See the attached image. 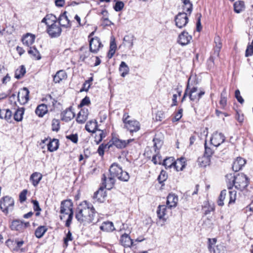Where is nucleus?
I'll return each instance as SVG.
<instances>
[{"instance_id":"nucleus-1","label":"nucleus","mask_w":253,"mask_h":253,"mask_svg":"<svg viewBox=\"0 0 253 253\" xmlns=\"http://www.w3.org/2000/svg\"><path fill=\"white\" fill-rule=\"evenodd\" d=\"M95 209L91 204L84 201L81 203L76 210L75 217L84 225L94 223L98 221Z\"/></svg>"},{"instance_id":"nucleus-2","label":"nucleus","mask_w":253,"mask_h":253,"mask_svg":"<svg viewBox=\"0 0 253 253\" xmlns=\"http://www.w3.org/2000/svg\"><path fill=\"white\" fill-rule=\"evenodd\" d=\"M181 1L183 3V11L179 12L175 17V25L179 28H182L188 23L187 15H190L193 9L192 4L190 0H181Z\"/></svg>"},{"instance_id":"nucleus-3","label":"nucleus","mask_w":253,"mask_h":253,"mask_svg":"<svg viewBox=\"0 0 253 253\" xmlns=\"http://www.w3.org/2000/svg\"><path fill=\"white\" fill-rule=\"evenodd\" d=\"M60 212L62 214H68L65 226L69 227L72 223L74 215L73 203L71 200H64L61 202Z\"/></svg>"},{"instance_id":"nucleus-4","label":"nucleus","mask_w":253,"mask_h":253,"mask_svg":"<svg viewBox=\"0 0 253 253\" xmlns=\"http://www.w3.org/2000/svg\"><path fill=\"white\" fill-rule=\"evenodd\" d=\"M233 183L236 189L242 191L249 185V179L245 174L238 173L234 176Z\"/></svg>"},{"instance_id":"nucleus-5","label":"nucleus","mask_w":253,"mask_h":253,"mask_svg":"<svg viewBox=\"0 0 253 253\" xmlns=\"http://www.w3.org/2000/svg\"><path fill=\"white\" fill-rule=\"evenodd\" d=\"M14 206V200L11 197L6 196L0 200V209L5 214L12 211Z\"/></svg>"},{"instance_id":"nucleus-6","label":"nucleus","mask_w":253,"mask_h":253,"mask_svg":"<svg viewBox=\"0 0 253 253\" xmlns=\"http://www.w3.org/2000/svg\"><path fill=\"white\" fill-rule=\"evenodd\" d=\"M188 92V96L190 100L196 102H198L205 93L203 89H198L197 87L195 86L190 88V86Z\"/></svg>"},{"instance_id":"nucleus-7","label":"nucleus","mask_w":253,"mask_h":253,"mask_svg":"<svg viewBox=\"0 0 253 253\" xmlns=\"http://www.w3.org/2000/svg\"><path fill=\"white\" fill-rule=\"evenodd\" d=\"M214 42L215 46L214 49V52L208 60V65L211 66H212L214 64V59L218 57L220 50L222 47V43L219 37L217 36L214 38Z\"/></svg>"},{"instance_id":"nucleus-8","label":"nucleus","mask_w":253,"mask_h":253,"mask_svg":"<svg viewBox=\"0 0 253 253\" xmlns=\"http://www.w3.org/2000/svg\"><path fill=\"white\" fill-rule=\"evenodd\" d=\"M46 26L47 33L51 38H57L60 36L62 29L58 24V22Z\"/></svg>"},{"instance_id":"nucleus-9","label":"nucleus","mask_w":253,"mask_h":253,"mask_svg":"<svg viewBox=\"0 0 253 253\" xmlns=\"http://www.w3.org/2000/svg\"><path fill=\"white\" fill-rule=\"evenodd\" d=\"M216 238H209L208 248L210 253H224L222 246H215L216 243Z\"/></svg>"},{"instance_id":"nucleus-10","label":"nucleus","mask_w":253,"mask_h":253,"mask_svg":"<svg viewBox=\"0 0 253 253\" xmlns=\"http://www.w3.org/2000/svg\"><path fill=\"white\" fill-rule=\"evenodd\" d=\"M102 47H103V44L98 37H95L90 39L89 41V50L91 52L93 53H97Z\"/></svg>"},{"instance_id":"nucleus-11","label":"nucleus","mask_w":253,"mask_h":253,"mask_svg":"<svg viewBox=\"0 0 253 253\" xmlns=\"http://www.w3.org/2000/svg\"><path fill=\"white\" fill-rule=\"evenodd\" d=\"M29 91L26 87H23L18 93L17 99L19 102L22 105L27 103L29 99Z\"/></svg>"},{"instance_id":"nucleus-12","label":"nucleus","mask_w":253,"mask_h":253,"mask_svg":"<svg viewBox=\"0 0 253 253\" xmlns=\"http://www.w3.org/2000/svg\"><path fill=\"white\" fill-rule=\"evenodd\" d=\"M225 137L222 133H214L211 138V143L215 147H218L224 142Z\"/></svg>"},{"instance_id":"nucleus-13","label":"nucleus","mask_w":253,"mask_h":253,"mask_svg":"<svg viewBox=\"0 0 253 253\" xmlns=\"http://www.w3.org/2000/svg\"><path fill=\"white\" fill-rule=\"evenodd\" d=\"M112 139V144L115 146L117 148L123 149L126 147V146L133 139H129L127 140H122L116 137H113Z\"/></svg>"},{"instance_id":"nucleus-14","label":"nucleus","mask_w":253,"mask_h":253,"mask_svg":"<svg viewBox=\"0 0 253 253\" xmlns=\"http://www.w3.org/2000/svg\"><path fill=\"white\" fill-rule=\"evenodd\" d=\"M66 13L67 12L65 11L64 13L61 14L59 18L57 19L58 24L60 26V27H62L68 28L71 27L70 21L66 15Z\"/></svg>"},{"instance_id":"nucleus-15","label":"nucleus","mask_w":253,"mask_h":253,"mask_svg":"<svg viewBox=\"0 0 253 253\" xmlns=\"http://www.w3.org/2000/svg\"><path fill=\"white\" fill-rule=\"evenodd\" d=\"M192 39V37L188 32L183 31L178 36L177 42L182 46L188 44Z\"/></svg>"},{"instance_id":"nucleus-16","label":"nucleus","mask_w":253,"mask_h":253,"mask_svg":"<svg viewBox=\"0 0 253 253\" xmlns=\"http://www.w3.org/2000/svg\"><path fill=\"white\" fill-rule=\"evenodd\" d=\"M106 196L107 195L106 191L104 190V188L101 187L97 191L94 193L93 198L96 201L102 203L105 200Z\"/></svg>"},{"instance_id":"nucleus-17","label":"nucleus","mask_w":253,"mask_h":253,"mask_svg":"<svg viewBox=\"0 0 253 253\" xmlns=\"http://www.w3.org/2000/svg\"><path fill=\"white\" fill-rule=\"evenodd\" d=\"M102 179L103 185H104V187L108 190H110L112 188L116 181L115 177L113 176L110 175V176L107 179L104 174H103Z\"/></svg>"},{"instance_id":"nucleus-18","label":"nucleus","mask_w":253,"mask_h":253,"mask_svg":"<svg viewBox=\"0 0 253 253\" xmlns=\"http://www.w3.org/2000/svg\"><path fill=\"white\" fill-rule=\"evenodd\" d=\"M88 111L87 109H83L78 114L76 121L79 124H84L87 119Z\"/></svg>"},{"instance_id":"nucleus-19","label":"nucleus","mask_w":253,"mask_h":253,"mask_svg":"<svg viewBox=\"0 0 253 253\" xmlns=\"http://www.w3.org/2000/svg\"><path fill=\"white\" fill-rule=\"evenodd\" d=\"M128 233L123 234L120 239V243L122 246L125 247H130L132 245V240L128 236L130 231H128Z\"/></svg>"},{"instance_id":"nucleus-20","label":"nucleus","mask_w":253,"mask_h":253,"mask_svg":"<svg viewBox=\"0 0 253 253\" xmlns=\"http://www.w3.org/2000/svg\"><path fill=\"white\" fill-rule=\"evenodd\" d=\"M123 169L118 164L116 163H113L109 169V172L111 176L113 177H117L118 178L120 174H121Z\"/></svg>"},{"instance_id":"nucleus-21","label":"nucleus","mask_w":253,"mask_h":253,"mask_svg":"<svg viewBox=\"0 0 253 253\" xmlns=\"http://www.w3.org/2000/svg\"><path fill=\"white\" fill-rule=\"evenodd\" d=\"M24 225H23V221L19 219L13 220L10 225V229L12 230L17 231L19 232H23L24 231Z\"/></svg>"},{"instance_id":"nucleus-22","label":"nucleus","mask_w":253,"mask_h":253,"mask_svg":"<svg viewBox=\"0 0 253 253\" xmlns=\"http://www.w3.org/2000/svg\"><path fill=\"white\" fill-rule=\"evenodd\" d=\"M85 129L89 132L94 133L96 131H100L98 128L97 122L96 121H90L87 122L85 126Z\"/></svg>"},{"instance_id":"nucleus-23","label":"nucleus","mask_w":253,"mask_h":253,"mask_svg":"<svg viewBox=\"0 0 253 253\" xmlns=\"http://www.w3.org/2000/svg\"><path fill=\"white\" fill-rule=\"evenodd\" d=\"M130 132H136L140 129L139 123L136 120H131L130 122L127 123L125 127Z\"/></svg>"},{"instance_id":"nucleus-24","label":"nucleus","mask_w":253,"mask_h":253,"mask_svg":"<svg viewBox=\"0 0 253 253\" xmlns=\"http://www.w3.org/2000/svg\"><path fill=\"white\" fill-rule=\"evenodd\" d=\"M246 161L242 158L238 157L234 162L232 165V169L235 171H238L245 165Z\"/></svg>"},{"instance_id":"nucleus-25","label":"nucleus","mask_w":253,"mask_h":253,"mask_svg":"<svg viewBox=\"0 0 253 253\" xmlns=\"http://www.w3.org/2000/svg\"><path fill=\"white\" fill-rule=\"evenodd\" d=\"M177 202V197L174 194H169L167 197V205L171 209L176 206Z\"/></svg>"},{"instance_id":"nucleus-26","label":"nucleus","mask_w":253,"mask_h":253,"mask_svg":"<svg viewBox=\"0 0 253 253\" xmlns=\"http://www.w3.org/2000/svg\"><path fill=\"white\" fill-rule=\"evenodd\" d=\"M42 177V174L38 172H35L31 174L30 177V180L31 181L34 186H38Z\"/></svg>"},{"instance_id":"nucleus-27","label":"nucleus","mask_w":253,"mask_h":253,"mask_svg":"<svg viewBox=\"0 0 253 253\" xmlns=\"http://www.w3.org/2000/svg\"><path fill=\"white\" fill-rule=\"evenodd\" d=\"M35 36L32 34L27 33L22 39V42L24 44L27 46L31 45L35 42Z\"/></svg>"},{"instance_id":"nucleus-28","label":"nucleus","mask_w":253,"mask_h":253,"mask_svg":"<svg viewBox=\"0 0 253 253\" xmlns=\"http://www.w3.org/2000/svg\"><path fill=\"white\" fill-rule=\"evenodd\" d=\"M48 111L47 105L41 104L36 109L35 113L39 117H42Z\"/></svg>"},{"instance_id":"nucleus-29","label":"nucleus","mask_w":253,"mask_h":253,"mask_svg":"<svg viewBox=\"0 0 253 253\" xmlns=\"http://www.w3.org/2000/svg\"><path fill=\"white\" fill-rule=\"evenodd\" d=\"M100 229L107 232L113 231L115 229L113 222L109 221L103 222Z\"/></svg>"},{"instance_id":"nucleus-30","label":"nucleus","mask_w":253,"mask_h":253,"mask_svg":"<svg viewBox=\"0 0 253 253\" xmlns=\"http://www.w3.org/2000/svg\"><path fill=\"white\" fill-rule=\"evenodd\" d=\"M57 22V18L52 14H47L42 20V22L45 23L46 25Z\"/></svg>"},{"instance_id":"nucleus-31","label":"nucleus","mask_w":253,"mask_h":253,"mask_svg":"<svg viewBox=\"0 0 253 253\" xmlns=\"http://www.w3.org/2000/svg\"><path fill=\"white\" fill-rule=\"evenodd\" d=\"M67 78V74L64 70H60L57 72L53 77V81L55 83H59L61 81Z\"/></svg>"},{"instance_id":"nucleus-32","label":"nucleus","mask_w":253,"mask_h":253,"mask_svg":"<svg viewBox=\"0 0 253 253\" xmlns=\"http://www.w3.org/2000/svg\"><path fill=\"white\" fill-rule=\"evenodd\" d=\"M134 37L131 35H127L124 37L123 39V43L129 49H131L133 45Z\"/></svg>"},{"instance_id":"nucleus-33","label":"nucleus","mask_w":253,"mask_h":253,"mask_svg":"<svg viewBox=\"0 0 253 253\" xmlns=\"http://www.w3.org/2000/svg\"><path fill=\"white\" fill-rule=\"evenodd\" d=\"M197 162L200 167H206V166L210 165L211 159L208 156L203 155L202 156L198 158Z\"/></svg>"},{"instance_id":"nucleus-34","label":"nucleus","mask_w":253,"mask_h":253,"mask_svg":"<svg viewBox=\"0 0 253 253\" xmlns=\"http://www.w3.org/2000/svg\"><path fill=\"white\" fill-rule=\"evenodd\" d=\"M59 147V140L57 139L50 140L47 144V149L50 152H53L57 150Z\"/></svg>"},{"instance_id":"nucleus-35","label":"nucleus","mask_w":253,"mask_h":253,"mask_svg":"<svg viewBox=\"0 0 253 253\" xmlns=\"http://www.w3.org/2000/svg\"><path fill=\"white\" fill-rule=\"evenodd\" d=\"M28 53L30 55L31 57L35 60H40L41 56L39 51L35 46L30 47L28 50Z\"/></svg>"},{"instance_id":"nucleus-36","label":"nucleus","mask_w":253,"mask_h":253,"mask_svg":"<svg viewBox=\"0 0 253 253\" xmlns=\"http://www.w3.org/2000/svg\"><path fill=\"white\" fill-rule=\"evenodd\" d=\"M174 168L177 171L182 170L185 167V159L183 158H181L177 159V161H174Z\"/></svg>"},{"instance_id":"nucleus-37","label":"nucleus","mask_w":253,"mask_h":253,"mask_svg":"<svg viewBox=\"0 0 253 253\" xmlns=\"http://www.w3.org/2000/svg\"><path fill=\"white\" fill-rule=\"evenodd\" d=\"M42 101H45L47 105V108L48 107H51V109L54 108L55 104L57 102V101L53 98L50 95H47L45 97L42 99Z\"/></svg>"},{"instance_id":"nucleus-38","label":"nucleus","mask_w":253,"mask_h":253,"mask_svg":"<svg viewBox=\"0 0 253 253\" xmlns=\"http://www.w3.org/2000/svg\"><path fill=\"white\" fill-rule=\"evenodd\" d=\"M47 228L45 226L38 227L35 232V235L38 238H41L47 231Z\"/></svg>"},{"instance_id":"nucleus-39","label":"nucleus","mask_w":253,"mask_h":253,"mask_svg":"<svg viewBox=\"0 0 253 253\" xmlns=\"http://www.w3.org/2000/svg\"><path fill=\"white\" fill-rule=\"evenodd\" d=\"M23 107L18 108L14 114V119L17 122H20L23 119V116L24 113Z\"/></svg>"},{"instance_id":"nucleus-40","label":"nucleus","mask_w":253,"mask_h":253,"mask_svg":"<svg viewBox=\"0 0 253 253\" xmlns=\"http://www.w3.org/2000/svg\"><path fill=\"white\" fill-rule=\"evenodd\" d=\"M129 70V68L126 64L124 61H122L119 67V71L121 72V76L123 77H125L128 74Z\"/></svg>"},{"instance_id":"nucleus-41","label":"nucleus","mask_w":253,"mask_h":253,"mask_svg":"<svg viewBox=\"0 0 253 253\" xmlns=\"http://www.w3.org/2000/svg\"><path fill=\"white\" fill-rule=\"evenodd\" d=\"M167 211V207L165 205H160L157 211L158 217L160 219L166 220L165 216Z\"/></svg>"},{"instance_id":"nucleus-42","label":"nucleus","mask_w":253,"mask_h":253,"mask_svg":"<svg viewBox=\"0 0 253 253\" xmlns=\"http://www.w3.org/2000/svg\"><path fill=\"white\" fill-rule=\"evenodd\" d=\"M245 8L244 2L243 1L239 0L234 4V10L237 13H239L242 11Z\"/></svg>"},{"instance_id":"nucleus-43","label":"nucleus","mask_w":253,"mask_h":253,"mask_svg":"<svg viewBox=\"0 0 253 253\" xmlns=\"http://www.w3.org/2000/svg\"><path fill=\"white\" fill-rule=\"evenodd\" d=\"M26 73V68L24 65L20 66L19 69H17L15 72V78L17 79H21Z\"/></svg>"},{"instance_id":"nucleus-44","label":"nucleus","mask_w":253,"mask_h":253,"mask_svg":"<svg viewBox=\"0 0 253 253\" xmlns=\"http://www.w3.org/2000/svg\"><path fill=\"white\" fill-rule=\"evenodd\" d=\"M80 50L83 51V53L80 54V58L82 61H84L90 56V52H91L90 50H88L87 48L84 47H81Z\"/></svg>"},{"instance_id":"nucleus-45","label":"nucleus","mask_w":253,"mask_h":253,"mask_svg":"<svg viewBox=\"0 0 253 253\" xmlns=\"http://www.w3.org/2000/svg\"><path fill=\"white\" fill-rule=\"evenodd\" d=\"M174 160L173 157H169L164 160L163 165L165 166L166 169L173 167Z\"/></svg>"},{"instance_id":"nucleus-46","label":"nucleus","mask_w":253,"mask_h":253,"mask_svg":"<svg viewBox=\"0 0 253 253\" xmlns=\"http://www.w3.org/2000/svg\"><path fill=\"white\" fill-rule=\"evenodd\" d=\"M75 117L74 113L71 109H67L65 112L63 120L68 121L71 120Z\"/></svg>"},{"instance_id":"nucleus-47","label":"nucleus","mask_w":253,"mask_h":253,"mask_svg":"<svg viewBox=\"0 0 253 253\" xmlns=\"http://www.w3.org/2000/svg\"><path fill=\"white\" fill-rule=\"evenodd\" d=\"M60 120L58 119H54L51 122V129L53 131L58 132L60 128Z\"/></svg>"},{"instance_id":"nucleus-48","label":"nucleus","mask_w":253,"mask_h":253,"mask_svg":"<svg viewBox=\"0 0 253 253\" xmlns=\"http://www.w3.org/2000/svg\"><path fill=\"white\" fill-rule=\"evenodd\" d=\"M227 194L226 190H222L217 200V204L219 206H222L224 205L223 201L225 198Z\"/></svg>"},{"instance_id":"nucleus-49","label":"nucleus","mask_w":253,"mask_h":253,"mask_svg":"<svg viewBox=\"0 0 253 253\" xmlns=\"http://www.w3.org/2000/svg\"><path fill=\"white\" fill-rule=\"evenodd\" d=\"M226 95V91L225 89H224L223 91L221 93V98L219 102L220 105H221V107L222 109H224L226 105L227 104V99L225 97Z\"/></svg>"},{"instance_id":"nucleus-50","label":"nucleus","mask_w":253,"mask_h":253,"mask_svg":"<svg viewBox=\"0 0 253 253\" xmlns=\"http://www.w3.org/2000/svg\"><path fill=\"white\" fill-rule=\"evenodd\" d=\"M168 178V174L166 171L162 170L157 179L160 184L165 181Z\"/></svg>"},{"instance_id":"nucleus-51","label":"nucleus","mask_w":253,"mask_h":253,"mask_svg":"<svg viewBox=\"0 0 253 253\" xmlns=\"http://www.w3.org/2000/svg\"><path fill=\"white\" fill-rule=\"evenodd\" d=\"M129 179V175L126 171H124L123 170L122 172H121V174H120L118 177V179H119L121 181H128Z\"/></svg>"},{"instance_id":"nucleus-52","label":"nucleus","mask_w":253,"mask_h":253,"mask_svg":"<svg viewBox=\"0 0 253 253\" xmlns=\"http://www.w3.org/2000/svg\"><path fill=\"white\" fill-rule=\"evenodd\" d=\"M32 203L33 204V209L35 211H36V216H38L40 214V211H41V209L40 207L38 201L37 200H32Z\"/></svg>"},{"instance_id":"nucleus-53","label":"nucleus","mask_w":253,"mask_h":253,"mask_svg":"<svg viewBox=\"0 0 253 253\" xmlns=\"http://www.w3.org/2000/svg\"><path fill=\"white\" fill-rule=\"evenodd\" d=\"M213 152L211 148L208 147L207 145V142L205 143V152L203 155L208 156L211 158V156L213 154Z\"/></svg>"},{"instance_id":"nucleus-54","label":"nucleus","mask_w":253,"mask_h":253,"mask_svg":"<svg viewBox=\"0 0 253 253\" xmlns=\"http://www.w3.org/2000/svg\"><path fill=\"white\" fill-rule=\"evenodd\" d=\"M4 119L7 122H11L12 118V112L9 109H4Z\"/></svg>"},{"instance_id":"nucleus-55","label":"nucleus","mask_w":253,"mask_h":253,"mask_svg":"<svg viewBox=\"0 0 253 253\" xmlns=\"http://www.w3.org/2000/svg\"><path fill=\"white\" fill-rule=\"evenodd\" d=\"M152 161L155 165H160L162 162V157L159 154H156L153 156Z\"/></svg>"},{"instance_id":"nucleus-56","label":"nucleus","mask_w":253,"mask_h":253,"mask_svg":"<svg viewBox=\"0 0 253 253\" xmlns=\"http://www.w3.org/2000/svg\"><path fill=\"white\" fill-rule=\"evenodd\" d=\"M72 240L73 238L72 236V233L70 231H69L66 235V237L64 238V246L66 248L68 245V242L69 241H72Z\"/></svg>"},{"instance_id":"nucleus-57","label":"nucleus","mask_w":253,"mask_h":253,"mask_svg":"<svg viewBox=\"0 0 253 253\" xmlns=\"http://www.w3.org/2000/svg\"><path fill=\"white\" fill-rule=\"evenodd\" d=\"M153 141L154 142L153 146L155 149V151H156L157 150H159L160 148L162 143L160 140L156 138H154Z\"/></svg>"},{"instance_id":"nucleus-58","label":"nucleus","mask_w":253,"mask_h":253,"mask_svg":"<svg viewBox=\"0 0 253 253\" xmlns=\"http://www.w3.org/2000/svg\"><path fill=\"white\" fill-rule=\"evenodd\" d=\"M66 137L74 143H77L78 141V136L77 134H71L69 135H66Z\"/></svg>"},{"instance_id":"nucleus-59","label":"nucleus","mask_w":253,"mask_h":253,"mask_svg":"<svg viewBox=\"0 0 253 253\" xmlns=\"http://www.w3.org/2000/svg\"><path fill=\"white\" fill-rule=\"evenodd\" d=\"M253 55V45L252 44H249L247 46L246 53H245V56L246 57L251 56Z\"/></svg>"},{"instance_id":"nucleus-60","label":"nucleus","mask_w":253,"mask_h":253,"mask_svg":"<svg viewBox=\"0 0 253 253\" xmlns=\"http://www.w3.org/2000/svg\"><path fill=\"white\" fill-rule=\"evenodd\" d=\"M124 6V3L123 2L118 1L115 3V6H114V8L116 11H120L123 8Z\"/></svg>"},{"instance_id":"nucleus-61","label":"nucleus","mask_w":253,"mask_h":253,"mask_svg":"<svg viewBox=\"0 0 253 253\" xmlns=\"http://www.w3.org/2000/svg\"><path fill=\"white\" fill-rule=\"evenodd\" d=\"M182 109H179L178 112L175 114L174 117L172 119V122H177L179 121L182 116Z\"/></svg>"},{"instance_id":"nucleus-62","label":"nucleus","mask_w":253,"mask_h":253,"mask_svg":"<svg viewBox=\"0 0 253 253\" xmlns=\"http://www.w3.org/2000/svg\"><path fill=\"white\" fill-rule=\"evenodd\" d=\"M27 190H23L19 194V201L22 203L26 200V194L27 193Z\"/></svg>"},{"instance_id":"nucleus-63","label":"nucleus","mask_w":253,"mask_h":253,"mask_svg":"<svg viewBox=\"0 0 253 253\" xmlns=\"http://www.w3.org/2000/svg\"><path fill=\"white\" fill-rule=\"evenodd\" d=\"M235 96L238 101L241 104H243L244 102V100L241 96L240 92L239 89H237L235 92Z\"/></svg>"},{"instance_id":"nucleus-64","label":"nucleus","mask_w":253,"mask_h":253,"mask_svg":"<svg viewBox=\"0 0 253 253\" xmlns=\"http://www.w3.org/2000/svg\"><path fill=\"white\" fill-rule=\"evenodd\" d=\"M90 103L89 98L88 96H85L84 98H83L79 106L80 107H82L84 105H87L89 104Z\"/></svg>"}]
</instances>
